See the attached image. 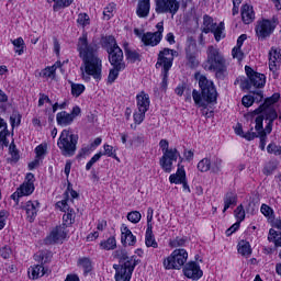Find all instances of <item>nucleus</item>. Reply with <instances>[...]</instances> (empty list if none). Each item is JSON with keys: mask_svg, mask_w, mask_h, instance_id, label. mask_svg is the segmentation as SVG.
<instances>
[{"mask_svg": "<svg viewBox=\"0 0 281 281\" xmlns=\"http://www.w3.org/2000/svg\"><path fill=\"white\" fill-rule=\"evenodd\" d=\"M280 100V93H273L270 98H267L263 104L259 105L252 113L258 115L255 120V131L260 137L259 148L265 150L267 146V135L273 131V122L278 117V111H276V102Z\"/></svg>", "mask_w": 281, "mask_h": 281, "instance_id": "obj_1", "label": "nucleus"}, {"mask_svg": "<svg viewBox=\"0 0 281 281\" xmlns=\"http://www.w3.org/2000/svg\"><path fill=\"white\" fill-rule=\"evenodd\" d=\"M199 87L201 89V93L199 91H192V98L196 106H202L203 115H207L205 110L207 109V104H212V102H216V88H214V82L207 80V77L201 76L199 79ZM210 117V115H207Z\"/></svg>", "mask_w": 281, "mask_h": 281, "instance_id": "obj_2", "label": "nucleus"}, {"mask_svg": "<svg viewBox=\"0 0 281 281\" xmlns=\"http://www.w3.org/2000/svg\"><path fill=\"white\" fill-rule=\"evenodd\" d=\"M57 146L64 157H74L78 146V135L70 134L69 130L61 131Z\"/></svg>", "mask_w": 281, "mask_h": 281, "instance_id": "obj_3", "label": "nucleus"}, {"mask_svg": "<svg viewBox=\"0 0 281 281\" xmlns=\"http://www.w3.org/2000/svg\"><path fill=\"white\" fill-rule=\"evenodd\" d=\"M85 69L82 70V79L87 82L91 80V76L97 82L102 80V59L98 56L82 59Z\"/></svg>", "mask_w": 281, "mask_h": 281, "instance_id": "obj_4", "label": "nucleus"}, {"mask_svg": "<svg viewBox=\"0 0 281 281\" xmlns=\"http://www.w3.org/2000/svg\"><path fill=\"white\" fill-rule=\"evenodd\" d=\"M77 49L80 58L82 60H87L98 56L99 47L95 42L89 43L87 33H82V35L78 38Z\"/></svg>", "mask_w": 281, "mask_h": 281, "instance_id": "obj_5", "label": "nucleus"}, {"mask_svg": "<svg viewBox=\"0 0 281 281\" xmlns=\"http://www.w3.org/2000/svg\"><path fill=\"white\" fill-rule=\"evenodd\" d=\"M148 109H150V97L142 91L136 95V111L133 115L135 124H142L146 120Z\"/></svg>", "mask_w": 281, "mask_h": 281, "instance_id": "obj_6", "label": "nucleus"}, {"mask_svg": "<svg viewBox=\"0 0 281 281\" xmlns=\"http://www.w3.org/2000/svg\"><path fill=\"white\" fill-rule=\"evenodd\" d=\"M188 262V251L183 248L176 249L171 255L164 259L162 265L167 270L181 269Z\"/></svg>", "mask_w": 281, "mask_h": 281, "instance_id": "obj_7", "label": "nucleus"}, {"mask_svg": "<svg viewBox=\"0 0 281 281\" xmlns=\"http://www.w3.org/2000/svg\"><path fill=\"white\" fill-rule=\"evenodd\" d=\"M246 76L248 79L241 82L243 89H262L265 85H267V77L260 72L254 71V69L249 66L245 67Z\"/></svg>", "mask_w": 281, "mask_h": 281, "instance_id": "obj_8", "label": "nucleus"}, {"mask_svg": "<svg viewBox=\"0 0 281 281\" xmlns=\"http://www.w3.org/2000/svg\"><path fill=\"white\" fill-rule=\"evenodd\" d=\"M278 23L276 20L262 19L257 21V25L255 27L256 36L258 41H267L276 32V26Z\"/></svg>", "mask_w": 281, "mask_h": 281, "instance_id": "obj_9", "label": "nucleus"}, {"mask_svg": "<svg viewBox=\"0 0 281 281\" xmlns=\"http://www.w3.org/2000/svg\"><path fill=\"white\" fill-rule=\"evenodd\" d=\"M203 32L204 34H214L215 41L218 43L222 38H225V34L223 33L225 30V23L221 22L220 24L214 23V19L210 15L203 16Z\"/></svg>", "mask_w": 281, "mask_h": 281, "instance_id": "obj_10", "label": "nucleus"}, {"mask_svg": "<svg viewBox=\"0 0 281 281\" xmlns=\"http://www.w3.org/2000/svg\"><path fill=\"white\" fill-rule=\"evenodd\" d=\"M175 56H179V53L175 49L164 48L159 52L156 69L162 67V71H170L172 69V63H175Z\"/></svg>", "mask_w": 281, "mask_h": 281, "instance_id": "obj_11", "label": "nucleus"}, {"mask_svg": "<svg viewBox=\"0 0 281 281\" xmlns=\"http://www.w3.org/2000/svg\"><path fill=\"white\" fill-rule=\"evenodd\" d=\"M181 3L178 0H155L156 14H171L175 16L179 12Z\"/></svg>", "mask_w": 281, "mask_h": 281, "instance_id": "obj_12", "label": "nucleus"}, {"mask_svg": "<svg viewBox=\"0 0 281 281\" xmlns=\"http://www.w3.org/2000/svg\"><path fill=\"white\" fill-rule=\"evenodd\" d=\"M113 269H115V281H131L133 271H135V262L127 259L124 263L114 265Z\"/></svg>", "mask_w": 281, "mask_h": 281, "instance_id": "obj_13", "label": "nucleus"}, {"mask_svg": "<svg viewBox=\"0 0 281 281\" xmlns=\"http://www.w3.org/2000/svg\"><path fill=\"white\" fill-rule=\"evenodd\" d=\"M204 69L207 71H215V76L218 78V80L225 79V76H227V65L225 64V57H220L212 60L206 59Z\"/></svg>", "mask_w": 281, "mask_h": 281, "instance_id": "obj_14", "label": "nucleus"}, {"mask_svg": "<svg viewBox=\"0 0 281 281\" xmlns=\"http://www.w3.org/2000/svg\"><path fill=\"white\" fill-rule=\"evenodd\" d=\"M80 113H82V110L80 106L75 105L71 110V112L61 111L56 114V122L58 126H71L74 124V120H76L78 116H80Z\"/></svg>", "mask_w": 281, "mask_h": 281, "instance_id": "obj_15", "label": "nucleus"}, {"mask_svg": "<svg viewBox=\"0 0 281 281\" xmlns=\"http://www.w3.org/2000/svg\"><path fill=\"white\" fill-rule=\"evenodd\" d=\"M156 32H147L142 36V43L146 46L156 47L158 43H161L164 38V22H158L156 25Z\"/></svg>", "mask_w": 281, "mask_h": 281, "instance_id": "obj_16", "label": "nucleus"}, {"mask_svg": "<svg viewBox=\"0 0 281 281\" xmlns=\"http://www.w3.org/2000/svg\"><path fill=\"white\" fill-rule=\"evenodd\" d=\"M109 63L112 65V67H115V69H126V64L124 63V52H122V48L116 47L113 50H110L109 53Z\"/></svg>", "mask_w": 281, "mask_h": 281, "instance_id": "obj_17", "label": "nucleus"}, {"mask_svg": "<svg viewBox=\"0 0 281 281\" xmlns=\"http://www.w3.org/2000/svg\"><path fill=\"white\" fill-rule=\"evenodd\" d=\"M41 203H38V201L29 200L27 202L21 203V209L26 212L29 223H34L36 216L38 215Z\"/></svg>", "mask_w": 281, "mask_h": 281, "instance_id": "obj_18", "label": "nucleus"}, {"mask_svg": "<svg viewBox=\"0 0 281 281\" xmlns=\"http://www.w3.org/2000/svg\"><path fill=\"white\" fill-rule=\"evenodd\" d=\"M183 273L186 278H189L190 280H201V278H203V270L194 261L188 262L184 266Z\"/></svg>", "mask_w": 281, "mask_h": 281, "instance_id": "obj_19", "label": "nucleus"}, {"mask_svg": "<svg viewBox=\"0 0 281 281\" xmlns=\"http://www.w3.org/2000/svg\"><path fill=\"white\" fill-rule=\"evenodd\" d=\"M67 238V232H65V224L63 226L55 227L50 234L45 238L46 245H56V243H60V240H65Z\"/></svg>", "mask_w": 281, "mask_h": 281, "instance_id": "obj_20", "label": "nucleus"}, {"mask_svg": "<svg viewBox=\"0 0 281 281\" xmlns=\"http://www.w3.org/2000/svg\"><path fill=\"white\" fill-rule=\"evenodd\" d=\"M104 153L102 151L95 154L86 165V170H91L93 168L94 164H98L100 161L102 155H106L108 157H114V159H117V156L115 155V150H113V146L105 144L103 146Z\"/></svg>", "mask_w": 281, "mask_h": 281, "instance_id": "obj_21", "label": "nucleus"}, {"mask_svg": "<svg viewBox=\"0 0 281 281\" xmlns=\"http://www.w3.org/2000/svg\"><path fill=\"white\" fill-rule=\"evenodd\" d=\"M177 159H179V151L162 155L159 160V165L162 168L164 172H172V161H177Z\"/></svg>", "mask_w": 281, "mask_h": 281, "instance_id": "obj_22", "label": "nucleus"}, {"mask_svg": "<svg viewBox=\"0 0 281 281\" xmlns=\"http://www.w3.org/2000/svg\"><path fill=\"white\" fill-rule=\"evenodd\" d=\"M281 60V49L272 47L269 52V69L272 74L278 71V67H280Z\"/></svg>", "mask_w": 281, "mask_h": 281, "instance_id": "obj_23", "label": "nucleus"}, {"mask_svg": "<svg viewBox=\"0 0 281 281\" xmlns=\"http://www.w3.org/2000/svg\"><path fill=\"white\" fill-rule=\"evenodd\" d=\"M121 234H122L121 243L125 247L126 246L133 247L135 245V243H137V237H135V235H133V232H131L128 229V226H126L124 224L121 227Z\"/></svg>", "mask_w": 281, "mask_h": 281, "instance_id": "obj_24", "label": "nucleus"}, {"mask_svg": "<svg viewBox=\"0 0 281 281\" xmlns=\"http://www.w3.org/2000/svg\"><path fill=\"white\" fill-rule=\"evenodd\" d=\"M256 20V13L254 12V7L249 4H244L241 7V21L245 25L254 23Z\"/></svg>", "mask_w": 281, "mask_h": 281, "instance_id": "obj_25", "label": "nucleus"}, {"mask_svg": "<svg viewBox=\"0 0 281 281\" xmlns=\"http://www.w3.org/2000/svg\"><path fill=\"white\" fill-rule=\"evenodd\" d=\"M265 95L262 94V90H258L257 92H252L251 94L244 95L241 99V103L249 109V106L254 105V102H262Z\"/></svg>", "mask_w": 281, "mask_h": 281, "instance_id": "obj_26", "label": "nucleus"}, {"mask_svg": "<svg viewBox=\"0 0 281 281\" xmlns=\"http://www.w3.org/2000/svg\"><path fill=\"white\" fill-rule=\"evenodd\" d=\"M139 19H146L150 14V0H139L136 9Z\"/></svg>", "mask_w": 281, "mask_h": 281, "instance_id": "obj_27", "label": "nucleus"}, {"mask_svg": "<svg viewBox=\"0 0 281 281\" xmlns=\"http://www.w3.org/2000/svg\"><path fill=\"white\" fill-rule=\"evenodd\" d=\"M186 169L183 168V165L178 164V169L176 173H172L169 177L170 183H175L176 186L181 184L186 180Z\"/></svg>", "mask_w": 281, "mask_h": 281, "instance_id": "obj_28", "label": "nucleus"}, {"mask_svg": "<svg viewBox=\"0 0 281 281\" xmlns=\"http://www.w3.org/2000/svg\"><path fill=\"white\" fill-rule=\"evenodd\" d=\"M101 45L103 49H105L108 53L113 52V49L120 47L117 45V41H115V37L113 35H106L101 38Z\"/></svg>", "mask_w": 281, "mask_h": 281, "instance_id": "obj_29", "label": "nucleus"}, {"mask_svg": "<svg viewBox=\"0 0 281 281\" xmlns=\"http://www.w3.org/2000/svg\"><path fill=\"white\" fill-rule=\"evenodd\" d=\"M45 273V267H43V265H35L29 268L30 280H38V278H43Z\"/></svg>", "mask_w": 281, "mask_h": 281, "instance_id": "obj_30", "label": "nucleus"}, {"mask_svg": "<svg viewBox=\"0 0 281 281\" xmlns=\"http://www.w3.org/2000/svg\"><path fill=\"white\" fill-rule=\"evenodd\" d=\"M237 251L244 258H249L252 254L251 244L245 239L240 240L237 245Z\"/></svg>", "mask_w": 281, "mask_h": 281, "instance_id": "obj_31", "label": "nucleus"}, {"mask_svg": "<svg viewBox=\"0 0 281 281\" xmlns=\"http://www.w3.org/2000/svg\"><path fill=\"white\" fill-rule=\"evenodd\" d=\"M145 245L146 247H153L154 249L159 247V244H157V240L155 239V234H153V227L146 229Z\"/></svg>", "mask_w": 281, "mask_h": 281, "instance_id": "obj_32", "label": "nucleus"}, {"mask_svg": "<svg viewBox=\"0 0 281 281\" xmlns=\"http://www.w3.org/2000/svg\"><path fill=\"white\" fill-rule=\"evenodd\" d=\"M236 193L227 192L224 196V210L223 212H227L229 207H234L236 205Z\"/></svg>", "mask_w": 281, "mask_h": 281, "instance_id": "obj_33", "label": "nucleus"}, {"mask_svg": "<svg viewBox=\"0 0 281 281\" xmlns=\"http://www.w3.org/2000/svg\"><path fill=\"white\" fill-rule=\"evenodd\" d=\"M269 243H273L274 247H281V232L270 228L268 234Z\"/></svg>", "mask_w": 281, "mask_h": 281, "instance_id": "obj_34", "label": "nucleus"}, {"mask_svg": "<svg viewBox=\"0 0 281 281\" xmlns=\"http://www.w3.org/2000/svg\"><path fill=\"white\" fill-rule=\"evenodd\" d=\"M70 85V93L74 98H80V95H82V93H85V85L82 83H76L74 81H68Z\"/></svg>", "mask_w": 281, "mask_h": 281, "instance_id": "obj_35", "label": "nucleus"}, {"mask_svg": "<svg viewBox=\"0 0 281 281\" xmlns=\"http://www.w3.org/2000/svg\"><path fill=\"white\" fill-rule=\"evenodd\" d=\"M34 183L32 182H23L20 188H18V191L22 196H30V194L34 193Z\"/></svg>", "mask_w": 281, "mask_h": 281, "instance_id": "obj_36", "label": "nucleus"}, {"mask_svg": "<svg viewBox=\"0 0 281 281\" xmlns=\"http://www.w3.org/2000/svg\"><path fill=\"white\" fill-rule=\"evenodd\" d=\"M206 60H215L218 58H223V54H221V50L216 48L215 46H209L206 50Z\"/></svg>", "mask_w": 281, "mask_h": 281, "instance_id": "obj_37", "label": "nucleus"}, {"mask_svg": "<svg viewBox=\"0 0 281 281\" xmlns=\"http://www.w3.org/2000/svg\"><path fill=\"white\" fill-rule=\"evenodd\" d=\"M12 45L14 47L15 54L19 56H22V54L25 52V41H23V37H18L12 41Z\"/></svg>", "mask_w": 281, "mask_h": 281, "instance_id": "obj_38", "label": "nucleus"}, {"mask_svg": "<svg viewBox=\"0 0 281 281\" xmlns=\"http://www.w3.org/2000/svg\"><path fill=\"white\" fill-rule=\"evenodd\" d=\"M100 247L105 251H111L112 249H115V247H117V241L115 240V237H110L106 240L101 241Z\"/></svg>", "mask_w": 281, "mask_h": 281, "instance_id": "obj_39", "label": "nucleus"}, {"mask_svg": "<svg viewBox=\"0 0 281 281\" xmlns=\"http://www.w3.org/2000/svg\"><path fill=\"white\" fill-rule=\"evenodd\" d=\"M9 154L11 155L10 161L13 164H16V161L21 159V156L19 155V149H16L14 140H12V143L9 146Z\"/></svg>", "mask_w": 281, "mask_h": 281, "instance_id": "obj_40", "label": "nucleus"}, {"mask_svg": "<svg viewBox=\"0 0 281 281\" xmlns=\"http://www.w3.org/2000/svg\"><path fill=\"white\" fill-rule=\"evenodd\" d=\"M223 170V160L221 158H213L211 161V172L218 175Z\"/></svg>", "mask_w": 281, "mask_h": 281, "instance_id": "obj_41", "label": "nucleus"}, {"mask_svg": "<svg viewBox=\"0 0 281 281\" xmlns=\"http://www.w3.org/2000/svg\"><path fill=\"white\" fill-rule=\"evenodd\" d=\"M170 144L168 143L167 139H161L159 142V147L161 148V151H162V155H170L171 154H175V153H179V150H177V148H169Z\"/></svg>", "mask_w": 281, "mask_h": 281, "instance_id": "obj_42", "label": "nucleus"}, {"mask_svg": "<svg viewBox=\"0 0 281 281\" xmlns=\"http://www.w3.org/2000/svg\"><path fill=\"white\" fill-rule=\"evenodd\" d=\"M54 1V5H53V10L54 12H58V10H60V8H69V5H71V3H74V0H53Z\"/></svg>", "mask_w": 281, "mask_h": 281, "instance_id": "obj_43", "label": "nucleus"}, {"mask_svg": "<svg viewBox=\"0 0 281 281\" xmlns=\"http://www.w3.org/2000/svg\"><path fill=\"white\" fill-rule=\"evenodd\" d=\"M277 168H278V161L270 160L268 164H266L263 168V175H267V177H269V175H273V172H276Z\"/></svg>", "mask_w": 281, "mask_h": 281, "instance_id": "obj_44", "label": "nucleus"}, {"mask_svg": "<svg viewBox=\"0 0 281 281\" xmlns=\"http://www.w3.org/2000/svg\"><path fill=\"white\" fill-rule=\"evenodd\" d=\"M125 56L126 59L130 60V63H137V60H140V55L139 53H137V50L126 48Z\"/></svg>", "mask_w": 281, "mask_h": 281, "instance_id": "obj_45", "label": "nucleus"}, {"mask_svg": "<svg viewBox=\"0 0 281 281\" xmlns=\"http://www.w3.org/2000/svg\"><path fill=\"white\" fill-rule=\"evenodd\" d=\"M211 166H212V160L207 158H203L198 164V170L200 172H207V170H211Z\"/></svg>", "mask_w": 281, "mask_h": 281, "instance_id": "obj_46", "label": "nucleus"}, {"mask_svg": "<svg viewBox=\"0 0 281 281\" xmlns=\"http://www.w3.org/2000/svg\"><path fill=\"white\" fill-rule=\"evenodd\" d=\"M120 71H124V69H119V68H115V67L110 69V72H109V76H108L109 85H113V82H115V80H117V77L120 76Z\"/></svg>", "mask_w": 281, "mask_h": 281, "instance_id": "obj_47", "label": "nucleus"}, {"mask_svg": "<svg viewBox=\"0 0 281 281\" xmlns=\"http://www.w3.org/2000/svg\"><path fill=\"white\" fill-rule=\"evenodd\" d=\"M127 221H130V223H134V225H137V223L142 221V213L138 211L127 213Z\"/></svg>", "mask_w": 281, "mask_h": 281, "instance_id": "obj_48", "label": "nucleus"}, {"mask_svg": "<svg viewBox=\"0 0 281 281\" xmlns=\"http://www.w3.org/2000/svg\"><path fill=\"white\" fill-rule=\"evenodd\" d=\"M10 135V132L8 130H2L0 132V146H5V148H8V146H10V140H8V136Z\"/></svg>", "mask_w": 281, "mask_h": 281, "instance_id": "obj_49", "label": "nucleus"}, {"mask_svg": "<svg viewBox=\"0 0 281 281\" xmlns=\"http://www.w3.org/2000/svg\"><path fill=\"white\" fill-rule=\"evenodd\" d=\"M77 23L83 27H87V25H89V23H91V20L89 19V14L80 13L78 15Z\"/></svg>", "mask_w": 281, "mask_h": 281, "instance_id": "obj_50", "label": "nucleus"}, {"mask_svg": "<svg viewBox=\"0 0 281 281\" xmlns=\"http://www.w3.org/2000/svg\"><path fill=\"white\" fill-rule=\"evenodd\" d=\"M41 76H43V78H56L55 68L52 66L46 67L42 70Z\"/></svg>", "mask_w": 281, "mask_h": 281, "instance_id": "obj_51", "label": "nucleus"}, {"mask_svg": "<svg viewBox=\"0 0 281 281\" xmlns=\"http://www.w3.org/2000/svg\"><path fill=\"white\" fill-rule=\"evenodd\" d=\"M79 267H82L85 273H89L91 271V260L89 258L79 259Z\"/></svg>", "mask_w": 281, "mask_h": 281, "instance_id": "obj_52", "label": "nucleus"}, {"mask_svg": "<svg viewBox=\"0 0 281 281\" xmlns=\"http://www.w3.org/2000/svg\"><path fill=\"white\" fill-rule=\"evenodd\" d=\"M260 212L267 218H273V209H271V206H269L267 204H261Z\"/></svg>", "mask_w": 281, "mask_h": 281, "instance_id": "obj_53", "label": "nucleus"}, {"mask_svg": "<svg viewBox=\"0 0 281 281\" xmlns=\"http://www.w3.org/2000/svg\"><path fill=\"white\" fill-rule=\"evenodd\" d=\"M267 153H269V155H281V147L274 143H270L267 146Z\"/></svg>", "mask_w": 281, "mask_h": 281, "instance_id": "obj_54", "label": "nucleus"}, {"mask_svg": "<svg viewBox=\"0 0 281 281\" xmlns=\"http://www.w3.org/2000/svg\"><path fill=\"white\" fill-rule=\"evenodd\" d=\"M235 217L237 218L238 223H243V221H245V209L243 207V204L236 207Z\"/></svg>", "mask_w": 281, "mask_h": 281, "instance_id": "obj_55", "label": "nucleus"}, {"mask_svg": "<svg viewBox=\"0 0 281 281\" xmlns=\"http://www.w3.org/2000/svg\"><path fill=\"white\" fill-rule=\"evenodd\" d=\"M74 218H75L74 210L69 211L68 209V211H66L65 214L63 215L64 223H67L68 225H71V223H74Z\"/></svg>", "mask_w": 281, "mask_h": 281, "instance_id": "obj_56", "label": "nucleus"}, {"mask_svg": "<svg viewBox=\"0 0 281 281\" xmlns=\"http://www.w3.org/2000/svg\"><path fill=\"white\" fill-rule=\"evenodd\" d=\"M187 60H188V65L189 67H191L192 69H194V67L199 66V60L196 59V56H194L192 53H188L187 54Z\"/></svg>", "mask_w": 281, "mask_h": 281, "instance_id": "obj_57", "label": "nucleus"}, {"mask_svg": "<svg viewBox=\"0 0 281 281\" xmlns=\"http://www.w3.org/2000/svg\"><path fill=\"white\" fill-rule=\"evenodd\" d=\"M172 247H186L188 245V238L186 237H177L172 243Z\"/></svg>", "mask_w": 281, "mask_h": 281, "instance_id": "obj_58", "label": "nucleus"}, {"mask_svg": "<svg viewBox=\"0 0 281 281\" xmlns=\"http://www.w3.org/2000/svg\"><path fill=\"white\" fill-rule=\"evenodd\" d=\"M115 10V4H110L109 7L104 8L103 16L109 21L111 16H113V11Z\"/></svg>", "mask_w": 281, "mask_h": 281, "instance_id": "obj_59", "label": "nucleus"}, {"mask_svg": "<svg viewBox=\"0 0 281 281\" xmlns=\"http://www.w3.org/2000/svg\"><path fill=\"white\" fill-rule=\"evenodd\" d=\"M232 56L233 58H237V60H243L245 54L240 50V47L235 46L232 50Z\"/></svg>", "mask_w": 281, "mask_h": 281, "instance_id": "obj_60", "label": "nucleus"}, {"mask_svg": "<svg viewBox=\"0 0 281 281\" xmlns=\"http://www.w3.org/2000/svg\"><path fill=\"white\" fill-rule=\"evenodd\" d=\"M8 212L7 211H0V231L5 227V223H8Z\"/></svg>", "mask_w": 281, "mask_h": 281, "instance_id": "obj_61", "label": "nucleus"}, {"mask_svg": "<svg viewBox=\"0 0 281 281\" xmlns=\"http://www.w3.org/2000/svg\"><path fill=\"white\" fill-rule=\"evenodd\" d=\"M35 153H36V158L41 159V157H43L45 155V153H47V146L45 145H38L35 148Z\"/></svg>", "mask_w": 281, "mask_h": 281, "instance_id": "obj_62", "label": "nucleus"}, {"mask_svg": "<svg viewBox=\"0 0 281 281\" xmlns=\"http://www.w3.org/2000/svg\"><path fill=\"white\" fill-rule=\"evenodd\" d=\"M11 126L14 128V126H19L21 124V114H12L10 117Z\"/></svg>", "mask_w": 281, "mask_h": 281, "instance_id": "obj_63", "label": "nucleus"}, {"mask_svg": "<svg viewBox=\"0 0 281 281\" xmlns=\"http://www.w3.org/2000/svg\"><path fill=\"white\" fill-rule=\"evenodd\" d=\"M56 205L61 212H69V204H67V200H61L57 202Z\"/></svg>", "mask_w": 281, "mask_h": 281, "instance_id": "obj_64", "label": "nucleus"}]
</instances>
